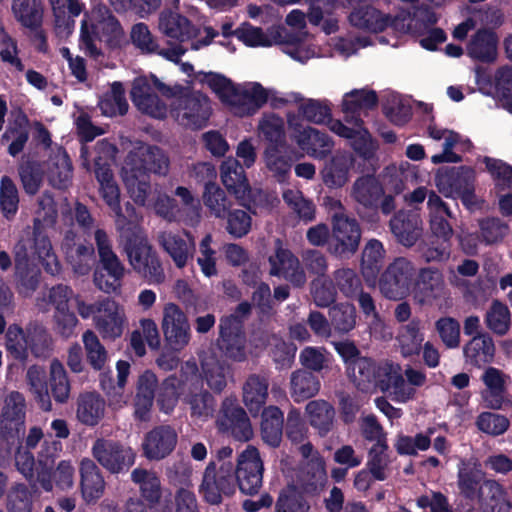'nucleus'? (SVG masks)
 <instances>
[{
	"label": "nucleus",
	"instance_id": "f257e3e1",
	"mask_svg": "<svg viewBox=\"0 0 512 512\" xmlns=\"http://www.w3.org/2000/svg\"><path fill=\"white\" fill-rule=\"evenodd\" d=\"M378 102L376 92L370 89H354L347 92L342 100L343 123L340 120H331L329 128L340 137L350 141L354 151L365 160L374 158L378 144L364 127L363 118L368 111L375 108Z\"/></svg>",
	"mask_w": 512,
	"mask_h": 512
},
{
	"label": "nucleus",
	"instance_id": "f03ea898",
	"mask_svg": "<svg viewBox=\"0 0 512 512\" xmlns=\"http://www.w3.org/2000/svg\"><path fill=\"white\" fill-rule=\"evenodd\" d=\"M347 373L358 387L365 388L367 384L374 383L392 394L393 399L400 403L412 400L416 395V390L406 385L400 366L392 362L377 364L369 358L361 357L347 366Z\"/></svg>",
	"mask_w": 512,
	"mask_h": 512
},
{
	"label": "nucleus",
	"instance_id": "7ed1b4c3",
	"mask_svg": "<svg viewBox=\"0 0 512 512\" xmlns=\"http://www.w3.org/2000/svg\"><path fill=\"white\" fill-rule=\"evenodd\" d=\"M199 77L235 115H252L267 102L268 93L257 82L236 85L224 75L214 72H201Z\"/></svg>",
	"mask_w": 512,
	"mask_h": 512
},
{
	"label": "nucleus",
	"instance_id": "20e7f679",
	"mask_svg": "<svg viewBox=\"0 0 512 512\" xmlns=\"http://www.w3.org/2000/svg\"><path fill=\"white\" fill-rule=\"evenodd\" d=\"M119 233L125 239L124 252L134 272L149 283H163L165 273L161 260L137 222Z\"/></svg>",
	"mask_w": 512,
	"mask_h": 512
},
{
	"label": "nucleus",
	"instance_id": "39448f33",
	"mask_svg": "<svg viewBox=\"0 0 512 512\" xmlns=\"http://www.w3.org/2000/svg\"><path fill=\"white\" fill-rule=\"evenodd\" d=\"M94 241L100 263V267L94 271V285L106 294H118L127 272L126 267L113 251L112 241L104 229L97 227L94 230Z\"/></svg>",
	"mask_w": 512,
	"mask_h": 512
},
{
	"label": "nucleus",
	"instance_id": "423d86ee",
	"mask_svg": "<svg viewBox=\"0 0 512 512\" xmlns=\"http://www.w3.org/2000/svg\"><path fill=\"white\" fill-rule=\"evenodd\" d=\"M123 35V28L111 10L105 4L98 3L91 8L88 20L82 21L80 47L87 54L96 58L101 54L95 44L96 36L113 40L119 39Z\"/></svg>",
	"mask_w": 512,
	"mask_h": 512
},
{
	"label": "nucleus",
	"instance_id": "0eeeda50",
	"mask_svg": "<svg viewBox=\"0 0 512 512\" xmlns=\"http://www.w3.org/2000/svg\"><path fill=\"white\" fill-rule=\"evenodd\" d=\"M177 91V86H167L155 77L151 79L139 77L133 81L131 99L141 112L163 119L168 113V104L159 98L157 92L171 101Z\"/></svg>",
	"mask_w": 512,
	"mask_h": 512
},
{
	"label": "nucleus",
	"instance_id": "6e6552de",
	"mask_svg": "<svg viewBox=\"0 0 512 512\" xmlns=\"http://www.w3.org/2000/svg\"><path fill=\"white\" fill-rule=\"evenodd\" d=\"M177 94L170 101L171 115L186 128L200 129L206 125L211 112L209 98L200 92H189L177 86Z\"/></svg>",
	"mask_w": 512,
	"mask_h": 512
},
{
	"label": "nucleus",
	"instance_id": "1a4fd4ad",
	"mask_svg": "<svg viewBox=\"0 0 512 512\" xmlns=\"http://www.w3.org/2000/svg\"><path fill=\"white\" fill-rule=\"evenodd\" d=\"M197 372L198 367L194 361H187L182 367V374L185 375L182 400L189 406L191 417L206 421L213 416L216 401L213 395L203 388Z\"/></svg>",
	"mask_w": 512,
	"mask_h": 512
},
{
	"label": "nucleus",
	"instance_id": "9d476101",
	"mask_svg": "<svg viewBox=\"0 0 512 512\" xmlns=\"http://www.w3.org/2000/svg\"><path fill=\"white\" fill-rule=\"evenodd\" d=\"M101 158L95 161V176L99 182V192L107 206L114 213L115 225L118 231L127 230V227L138 222L139 216L136 214L135 208L130 204H126V211L130 217L123 214L120 205V190L118 185L113 179V174L110 169L109 163L102 164Z\"/></svg>",
	"mask_w": 512,
	"mask_h": 512
},
{
	"label": "nucleus",
	"instance_id": "9b49d317",
	"mask_svg": "<svg viewBox=\"0 0 512 512\" xmlns=\"http://www.w3.org/2000/svg\"><path fill=\"white\" fill-rule=\"evenodd\" d=\"M264 463L259 450L252 445L246 446L233 464V478L235 486L238 485L244 494L254 495L258 493L263 482Z\"/></svg>",
	"mask_w": 512,
	"mask_h": 512
},
{
	"label": "nucleus",
	"instance_id": "f8f14e48",
	"mask_svg": "<svg viewBox=\"0 0 512 512\" xmlns=\"http://www.w3.org/2000/svg\"><path fill=\"white\" fill-rule=\"evenodd\" d=\"M216 462L211 461L203 472L199 493L203 499L211 504L221 503L223 496L234 494L235 479L233 478V462H224L216 471Z\"/></svg>",
	"mask_w": 512,
	"mask_h": 512
},
{
	"label": "nucleus",
	"instance_id": "ddd939ff",
	"mask_svg": "<svg viewBox=\"0 0 512 512\" xmlns=\"http://www.w3.org/2000/svg\"><path fill=\"white\" fill-rule=\"evenodd\" d=\"M361 240V227L355 218L344 212L333 213L329 251L339 258H349L356 253Z\"/></svg>",
	"mask_w": 512,
	"mask_h": 512
},
{
	"label": "nucleus",
	"instance_id": "4468645a",
	"mask_svg": "<svg viewBox=\"0 0 512 512\" xmlns=\"http://www.w3.org/2000/svg\"><path fill=\"white\" fill-rule=\"evenodd\" d=\"M94 459L108 472L122 474L135 464L136 452L119 441L99 438L91 448Z\"/></svg>",
	"mask_w": 512,
	"mask_h": 512
},
{
	"label": "nucleus",
	"instance_id": "2eb2a0df",
	"mask_svg": "<svg viewBox=\"0 0 512 512\" xmlns=\"http://www.w3.org/2000/svg\"><path fill=\"white\" fill-rule=\"evenodd\" d=\"M349 21L354 27L373 33L382 32L387 28L399 33H406L412 27L409 18L405 16L392 17L373 6H362L354 9L350 13Z\"/></svg>",
	"mask_w": 512,
	"mask_h": 512
},
{
	"label": "nucleus",
	"instance_id": "dca6fc26",
	"mask_svg": "<svg viewBox=\"0 0 512 512\" xmlns=\"http://www.w3.org/2000/svg\"><path fill=\"white\" fill-rule=\"evenodd\" d=\"M215 424L219 432L238 441L246 442L253 437L250 419L234 398L227 397L222 401Z\"/></svg>",
	"mask_w": 512,
	"mask_h": 512
},
{
	"label": "nucleus",
	"instance_id": "f3484780",
	"mask_svg": "<svg viewBox=\"0 0 512 512\" xmlns=\"http://www.w3.org/2000/svg\"><path fill=\"white\" fill-rule=\"evenodd\" d=\"M161 328L167 345L173 351L180 352L190 343V323L177 304L168 302L164 305Z\"/></svg>",
	"mask_w": 512,
	"mask_h": 512
},
{
	"label": "nucleus",
	"instance_id": "a211bd4d",
	"mask_svg": "<svg viewBox=\"0 0 512 512\" xmlns=\"http://www.w3.org/2000/svg\"><path fill=\"white\" fill-rule=\"evenodd\" d=\"M61 250L74 274L85 276L92 271L96 263L95 248L91 243L81 241L73 229L65 231Z\"/></svg>",
	"mask_w": 512,
	"mask_h": 512
},
{
	"label": "nucleus",
	"instance_id": "6ab92c4d",
	"mask_svg": "<svg viewBox=\"0 0 512 512\" xmlns=\"http://www.w3.org/2000/svg\"><path fill=\"white\" fill-rule=\"evenodd\" d=\"M415 267L406 258L395 259L384 271L379 281L381 293L388 299L404 298L410 288Z\"/></svg>",
	"mask_w": 512,
	"mask_h": 512
},
{
	"label": "nucleus",
	"instance_id": "aec40b11",
	"mask_svg": "<svg viewBox=\"0 0 512 512\" xmlns=\"http://www.w3.org/2000/svg\"><path fill=\"white\" fill-rule=\"evenodd\" d=\"M218 347L221 353L234 362H244L248 358L246 336L237 317H225L220 321Z\"/></svg>",
	"mask_w": 512,
	"mask_h": 512
},
{
	"label": "nucleus",
	"instance_id": "412c9836",
	"mask_svg": "<svg viewBox=\"0 0 512 512\" xmlns=\"http://www.w3.org/2000/svg\"><path fill=\"white\" fill-rule=\"evenodd\" d=\"M94 326L103 339L115 340L124 330V308L114 299L105 297L98 300Z\"/></svg>",
	"mask_w": 512,
	"mask_h": 512
},
{
	"label": "nucleus",
	"instance_id": "4be33fe9",
	"mask_svg": "<svg viewBox=\"0 0 512 512\" xmlns=\"http://www.w3.org/2000/svg\"><path fill=\"white\" fill-rule=\"evenodd\" d=\"M159 247L172 259L174 265L182 269L193 259L196 245L193 235L170 230L159 231L156 236Z\"/></svg>",
	"mask_w": 512,
	"mask_h": 512
},
{
	"label": "nucleus",
	"instance_id": "5701e85b",
	"mask_svg": "<svg viewBox=\"0 0 512 512\" xmlns=\"http://www.w3.org/2000/svg\"><path fill=\"white\" fill-rule=\"evenodd\" d=\"M124 164L137 168L139 173H149L165 176L168 173L170 161L166 153L159 147L139 144L126 156Z\"/></svg>",
	"mask_w": 512,
	"mask_h": 512
},
{
	"label": "nucleus",
	"instance_id": "b1692460",
	"mask_svg": "<svg viewBox=\"0 0 512 512\" xmlns=\"http://www.w3.org/2000/svg\"><path fill=\"white\" fill-rule=\"evenodd\" d=\"M288 123L293 128V139L308 156L323 159L332 151L334 142L325 132L310 126L294 124L291 118L288 119Z\"/></svg>",
	"mask_w": 512,
	"mask_h": 512
},
{
	"label": "nucleus",
	"instance_id": "393cba45",
	"mask_svg": "<svg viewBox=\"0 0 512 512\" xmlns=\"http://www.w3.org/2000/svg\"><path fill=\"white\" fill-rule=\"evenodd\" d=\"M130 37L133 45L143 54H158L174 63H179L180 58L187 51V48L180 44H174L168 48H160L148 26L144 23L133 25Z\"/></svg>",
	"mask_w": 512,
	"mask_h": 512
},
{
	"label": "nucleus",
	"instance_id": "a878e982",
	"mask_svg": "<svg viewBox=\"0 0 512 512\" xmlns=\"http://www.w3.org/2000/svg\"><path fill=\"white\" fill-rule=\"evenodd\" d=\"M270 274L281 277L295 287L305 285L307 278L299 259L288 249L278 247L269 257Z\"/></svg>",
	"mask_w": 512,
	"mask_h": 512
},
{
	"label": "nucleus",
	"instance_id": "bb28decb",
	"mask_svg": "<svg viewBox=\"0 0 512 512\" xmlns=\"http://www.w3.org/2000/svg\"><path fill=\"white\" fill-rule=\"evenodd\" d=\"M438 191L447 198L457 195L472 187L475 182V171L467 166L453 167L439 171L434 179Z\"/></svg>",
	"mask_w": 512,
	"mask_h": 512
},
{
	"label": "nucleus",
	"instance_id": "cd10ccee",
	"mask_svg": "<svg viewBox=\"0 0 512 512\" xmlns=\"http://www.w3.org/2000/svg\"><path fill=\"white\" fill-rule=\"evenodd\" d=\"M429 228L433 236L450 242L454 230L452 220L455 215L438 194H432L427 203Z\"/></svg>",
	"mask_w": 512,
	"mask_h": 512
},
{
	"label": "nucleus",
	"instance_id": "c85d7f7f",
	"mask_svg": "<svg viewBox=\"0 0 512 512\" xmlns=\"http://www.w3.org/2000/svg\"><path fill=\"white\" fill-rule=\"evenodd\" d=\"M424 342V327L422 321L418 318H414L408 323L402 324L397 329L395 347L405 359L419 356Z\"/></svg>",
	"mask_w": 512,
	"mask_h": 512
},
{
	"label": "nucleus",
	"instance_id": "c756f323",
	"mask_svg": "<svg viewBox=\"0 0 512 512\" xmlns=\"http://www.w3.org/2000/svg\"><path fill=\"white\" fill-rule=\"evenodd\" d=\"M176 444V431L170 426H159L146 434L143 454L149 460H161L174 450Z\"/></svg>",
	"mask_w": 512,
	"mask_h": 512
},
{
	"label": "nucleus",
	"instance_id": "7c9ffc66",
	"mask_svg": "<svg viewBox=\"0 0 512 512\" xmlns=\"http://www.w3.org/2000/svg\"><path fill=\"white\" fill-rule=\"evenodd\" d=\"M389 225L391 232L403 246H413L422 236L423 221L416 212L399 211L391 218Z\"/></svg>",
	"mask_w": 512,
	"mask_h": 512
},
{
	"label": "nucleus",
	"instance_id": "2f4dec72",
	"mask_svg": "<svg viewBox=\"0 0 512 512\" xmlns=\"http://www.w3.org/2000/svg\"><path fill=\"white\" fill-rule=\"evenodd\" d=\"M268 389V375L251 373L246 377L242 384V402L251 414L257 415L265 405Z\"/></svg>",
	"mask_w": 512,
	"mask_h": 512
},
{
	"label": "nucleus",
	"instance_id": "473e14b6",
	"mask_svg": "<svg viewBox=\"0 0 512 512\" xmlns=\"http://www.w3.org/2000/svg\"><path fill=\"white\" fill-rule=\"evenodd\" d=\"M384 196V188L374 175H362L353 182L350 197L366 209H375Z\"/></svg>",
	"mask_w": 512,
	"mask_h": 512
},
{
	"label": "nucleus",
	"instance_id": "72a5a7b5",
	"mask_svg": "<svg viewBox=\"0 0 512 512\" xmlns=\"http://www.w3.org/2000/svg\"><path fill=\"white\" fill-rule=\"evenodd\" d=\"M80 486L84 500L96 502L105 490L104 477L97 464L90 458H83L79 466Z\"/></svg>",
	"mask_w": 512,
	"mask_h": 512
},
{
	"label": "nucleus",
	"instance_id": "f704fd0d",
	"mask_svg": "<svg viewBox=\"0 0 512 512\" xmlns=\"http://www.w3.org/2000/svg\"><path fill=\"white\" fill-rule=\"evenodd\" d=\"M75 467L71 460H61L53 470L38 471L37 481L46 492L54 488L68 491L74 486Z\"/></svg>",
	"mask_w": 512,
	"mask_h": 512
},
{
	"label": "nucleus",
	"instance_id": "c9c22d12",
	"mask_svg": "<svg viewBox=\"0 0 512 512\" xmlns=\"http://www.w3.org/2000/svg\"><path fill=\"white\" fill-rule=\"evenodd\" d=\"M25 407V398L21 393L17 391L9 393L5 398L1 413V431L18 434L24 426Z\"/></svg>",
	"mask_w": 512,
	"mask_h": 512
},
{
	"label": "nucleus",
	"instance_id": "e433bc0d",
	"mask_svg": "<svg viewBox=\"0 0 512 512\" xmlns=\"http://www.w3.org/2000/svg\"><path fill=\"white\" fill-rule=\"evenodd\" d=\"M458 488L468 499H474L484 481L485 473L475 458L462 459L458 464Z\"/></svg>",
	"mask_w": 512,
	"mask_h": 512
},
{
	"label": "nucleus",
	"instance_id": "4c0bfd02",
	"mask_svg": "<svg viewBox=\"0 0 512 512\" xmlns=\"http://www.w3.org/2000/svg\"><path fill=\"white\" fill-rule=\"evenodd\" d=\"M121 176L127 193L135 204L143 207L150 206L151 185L149 175L139 173L137 168L123 164Z\"/></svg>",
	"mask_w": 512,
	"mask_h": 512
},
{
	"label": "nucleus",
	"instance_id": "58836bf2",
	"mask_svg": "<svg viewBox=\"0 0 512 512\" xmlns=\"http://www.w3.org/2000/svg\"><path fill=\"white\" fill-rule=\"evenodd\" d=\"M160 32L170 39L177 40L183 46V42L190 40L195 35L194 26L179 13L164 10L159 15Z\"/></svg>",
	"mask_w": 512,
	"mask_h": 512
},
{
	"label": "nucleus",
	"instance_id": "ea45409f",
	"mask_svg": "<svg viewBox=\"0 0 512 512\" xmlns=\"http://www.w3.org/2000/svg\"><path fill=\"white\" fill-rule=\"evenodd\" d=\"M498 38L496 34L488 29L478 30L467 44V55L472 59L490 63L497 57Z\"/></svg>",
	"mask_w": 512,
	"mask_h": 512
},
{
	"label": "nucleus",
	"instance_id": "a19ab883",
	"mask_svg": "<svg viewBox=\"0 0 512 512\" xmlns=\"http://www.w3.org/2000/svg\"><path fill=\"white\" fill-rule=\"evenodd\" d=\"M223 185L237 199H244L250 190L244 168L235 158H227L220 167Z\"/></svg>",
	"mask_w": 512,
	"mask_h": 512
},
{
	"label": "nucleus",
	"instance_id": "79ce46f5",
	"mask_svg": "<svg viewBox=\"0 0 512 512\" xmlns=\"http://www.w3.org/2000/svg\"><path fill=\"white\" fill-rule=\"evenodd\" d=\"M47 179L57 189H66L72 183L73 167L66 151L59 149L47 162Z\"/></svg>",
	"mask_w": 512,
	"mask_h": 512
},
{
	"label": "nucleus",
	"instance_id": "37998d69",
	"mask_svg": "<svg viewBox=\"0 0 512 512\" xmlns=\"http://www.w3.org/2000/svg\"><path fill=\"white\" fill-rule=\"evenodd\" d=\"M21 338L36 358H48L53 351V339L48 330L40 324H30L25 331L18 329Z\"/></svg>",
	"mask_w": 512,
	"mask_h": 512
},
{
	"label": "nucleus",
	"instance_id": "c03bdc74",
	"mask_svg": "<svg viewBox=\"0 0 512 512\" xmlns=\"http://www.w3.org/2000/svg\"><path fill=\"white\" fill-rule=\"evenodd\" d=\"M354 159L349 153H337L322 171L323 181L329 187L344 186L349 179V172Z\"/></svg>",
	"mask_w": 512,
	"mask_h": 512
},
{
	"label": "nucleus",
	"instance_id": "a18cd8bd",
	"mask_svg": "<svg viewBox=\"0 0 512 512\" xmlns=\"http://www.w3.org/2000/svg\"><path fill=\"white\" fill-rule=\"evenodd\" d=\"M305 412L310 425L317 430L321 437L326 436L332 430L335 410L327 401H310L305 407Z\"/></svg>",
	"mask_w": 512,
	"mask_h": 512
},
{
	"label": "nucleus",
	"instance_id": "49530a36",
	"mask_svg": "<svg viewBox=\"0 0 512 512\" xmlns=\"http://www.w3.org/2000/svg\"><path fill=\"white\" fill-rule=\"evenodd\" d=\"M261 418L262 440L270 447H278L283 436V412L276 406H269L263 410Z\"/></svg>",
	"mask_w": 512,
	"mask_h": 512
},
{
	"label": "nucleus",
	"instance_id": "de8ad7c7",
	"mask_svg": "<svg viewBox=\"0 0 512 512\" xmlns=\"http://www.w3.org/2000/svg\"><path fill=\"white\" fill-rule=\"evenodd\" d=\"M11 11L23 27L37 30L42 25L43 6L40 0H12Z\"/></svg>",
	"mask_w": 512,
	"mask_h": 512
},
{
	"label": "nucleus",
	"instance_id": "09e8293b",
	"mask_svg": "<svg viewBox=\"0 0 512 512\" xmlns=\"http://www.w3.org/2000/svg\"><path fill=\"white\" fill-rule=\"evenodd\" d=\"M33 251L48 274L60 273V261L45 230L33 229Z\"/></svg>",
	"mask_w": 512,
	"mask_h": 512
},
{
	"label": "nucleus",
	"instance_id": "8fccbe9b",
	"mask_svg": "<svg viewBox=\"0 0 512 512\" xmlns=\"http://www.w3.org/2000/svg\"><path fill=\"white\" fill-rule=\"evenodd\" d=\"M320 390V380L312 372L298 369L290 376V395L297 403L314 397Z\"/></svg>",
	"mask_w": 512,
	"mask_h": 512
},
{
	"label": "nucleus",
	"instance_id": "3c124183",
	"mask_svg": "<svg viewBox=\"0 0 512 512\" xmlns=\"http://www.w3.org/2000/svg\"><path fill=\"white\" fill-rule=\"evenodd\" d=\"M202 201L209 214L217 219H224L233 207L232 199L216 183H206L204 185Z\"/></svg>",
	"mask_w": 512,
	"mask_h": 512
},
{
	"label": "nucleus",
	"instance_id": "603ef678",
	"mask_svg": "<svg viewBox=\"0 0 512 512\" xmlns=\"http://www.w3.org/2000/svg\"><path fill=\"white\" fill-rule=\"evenodd\" d=\"M105 413V402L96 393L87 392L78 397L77 419L88 426H94L103 418Z\"/></svg>",
	"mask_w": 512,
	"mask_h": 512
},
{
	"label": "nucleus",
	"instance_id": "864d4df0",
	"mask_svg": "<svg viewBox=\"0 0 512 512\" xmlns=\"http://www.w3.org/2000/svg\"><path fill=\"white\" fill-rule=\"evenodd\" d=\"M202 376L214 393H221L227 386L229 365L217 357L206 356L201 362Z\"/></svg>",
	"mask_w": 512,
	"mask_h": 512
},
{
	"label": "nucleus",
	"instance_id": "5fc2aeb1",
	"mask_svg": "<svg viewBox=\"0 0 512 512\" xmlns=\"http://www.w3.org/2000/svg\"><path fill=\"white\" fill-rule=\"evenodd\" d=\"M443 287V279L440 272L432 268L420 270L415 287V298L424 303L439 296Z\"/></svg>",
	"mask_w": 512,
	"mask_h": 512
},
{
	"label": "nucleus",
	"instance_id": "6e6d98bb",
	"mask_svg": "<svg viewBox=\"0 0 512 512\" xmlns=\"http://www.w3.org/2000/svg\"><path fill=\"white\" fill-rule=\"evenodd\" d=\"M494 352V343L492 339L486 335L474 337L464 347L466 359L477 367L491 362L494 357Z\"/></svg>",
	"mask_w": 512,
	"mask_h": 512
},
{
	"label": "nucleus",
	"instance_id": "4d7b16f0",
	"mask_svg": "<svg viewBox=\"0 0 512 512\" xmlns=\"http://www.w3.org/2000/svg\"><path fill=\"white\" fill-rule=\"evenodd\" d=\"M237 37L248 46H264L282 43L281 32L276 28H270L267 31L259 27L247 25L236 31Z\"/></svg>",
	"mask_w": 512,
	"mask_h": 512
},
{
	"label": "nucleus",
	"instance_id": "13d9d810",
	"mask_svg": "<svg viewBox=\"0 0 512 512\" xmlns=\"http://www.w3.org/2000/svg\"><path fill=\"white\" fill-rule=\"evenodd\" d=\"M131 480L138 485L141 495L150 503H156L161 497V482L157 474L145 468L137 467L131 472Z\"/></svg>",
	"mask_w": 512,
	"mask_h": 512
},
{
	"label": "nucleus",
	"instance_id": "bf43d9fd",
	"mask_svg": "<svg viewBox=\"0 0 512 512\" xmlns=\"http://www.w3.org/2000/svg\"><path fill=\"white\" fill-rule=\"evenodd\" d=\"M48 384L56 402H67L70 396L71 385L64 365L56 358L49 365Z\"/></svg>",
	"mask_w": 512,
	"mask_h": 512
},
{
	"label": "nucleus",
	"instance_id": "052dcab7",
	"mask_svg": "<svg viewBox=\"0 0 512 512\" xmlns=\"http://www.w3.org/2000/svg\"><path fill=\"white\" fill-rule=\"evenodd\" d=\"M40 270L33 263L19 264L14 267V283L19 295L30 297L40 282Z\"/></svg>",
	"mask_w": 512,
	"mask_h": 512
},
{
	"label": "nucleus",
	"instance_id": "680f3d73",
	"mask_svg": "<svg viewBox=\"0 0 512 512\" xmlns=\"http://www.w3.org/2000/svg\"><path fill=\"white\" fill-rule=\"evenodd\" d=\"M174 194L182 203V207L179 208L180 221L190 227L197 226L202 218L199 200L184 186H178Z\"/></svg>",
	"mask_w": 512,
	"mask_h": 512
},
{
	"label": "nucleus",
	"instance_id": "e2e57ef3",
	"mask_svg": "<svg viewBox=\"0 0 512 512\" xmlns=\"http://www.w3.org/2000/svg\"><path fill=\"white\" fill-rule=\"evenodd\" d=\"M25 380L30 392L41 403V407L44 410H50L51 402L48 395V384L44 367L36 364L28 367Z\"/></svg>",
	"mask_w": 512,
	"mask_h": 512
},
{
	"label": "nucleus",
	"instance_id": "0e129e2a",
	"mask_svg": "<svg viewBox=\"0 0 512 512\" xmlns=\"http://www.w3.org/2000/svg\"><path fill=\"white\" fill-rule=\"evenodd\" d=\"M485 324L494 334L503 336L511 326V314L508 307L499 300H493L485 313Z\"/></svg>",
	"mask_w": 512,
	"mask_h": 512
},
{
	"label": "nucleus",
	"instance_id": "69168bd1",
	"mask_svg": "<svg viewBox=\"0 0 512 512\" xmlns=\"http://www.w3.org/2000/svg\"><path fill=\"white\" fill-rule=\"evenodd\" d=\"M284 203L302 221L311 222L315 219V205L298 189H285L282 193Z\"/></svg>",
	"mask_w": 512,
	"mask_h": 512
},
{
	"label": "nucleus",
	"instance_id": "338daca9",
	"mask_svg": "<svg viewBox=\"0 0 512 512\" xmlns=\"http://www.w3.org/2000/svg\"><path fill=\"white\" fill-rule=\"evenodd\" d=\"M387 449V444H374L369 450L367 468L375 480L384 481L390 475L391 459Z\"/></svg>",
	"mask_w": 512,
	"mask_h": 512
},
{
	"label": "nucleus",
	"instance_id": "774afa93",
	"mask_svg": "<svg viewBox=\"0 0 512 512\" xmlns=\"http://www.w3.org/2000/svg\"><path fill=\"white\" fill-rule=\"evenodd\" d=\"M310 505L295 487L283 489L276 501L275 512H309Z\"/></svg>",
	"mask_w": 512,
	"mask_h": 512
}]
</instances>
